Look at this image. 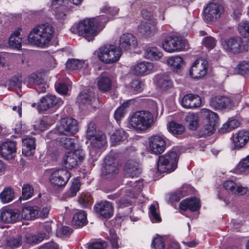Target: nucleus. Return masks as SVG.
Returning a JSON list of instances; mask_svg holds the SVG:
<instances>
[{"label":"nucleus","mask_w":249,"mask_h":249,"mask_svg":"<svg viewBox=\"0 0 249 249\" xmlns=\"http://www.w3.org/2000/svg\"><path fill=\"white\" fill-rule=\"evenodd\" d=\"M107 21L105 16L86 19L73 25L71 30L72 33L83 36L90 41L103 30Z\"/></svg>","instance_id":"1"},{"label":"nucleus","mask_w":249,"mask_h":249,"mask_svg":"<svg viewBox=\"0 0 249 249\" xmlns=\"http://www.w3.org/2000/svg\"><path fill=\"white\" fill-rule=\"evenodd\" d=\"M54 34V28L51 24L49 23L40 24L32 30L28 40L32 44L45 47L49 45Z\"/></svg>","instance_id":"2"},{"label":"nucleus","mask_w":249,"mask_h":249,"mask_svg":"<svg viewBox=\"0 0 249 249\" xmlns=\"http://www.w3.org/2000/svg\"><path fill=\"white\" fill-rule=\"evenodd\" d=\"M128 124L137 132L145 131L154 124L153 115L147 111H136L130 116Z\"/></svg>","instance_id":"3"},{"label":"nucleus","mask_w":249,"mask_h":249,"mask_svg":"<svg viewBox=\"0 0 249 249\" xmlns=\"http://www.w3.org/2000/svg\"><path fill=\"white\" fill-rule=\"evenodd\" d=\"M98 58L106 64H112L118 61L121 56V51L113 44H107L96 51Z\"/></svg>","instance_id":"4"},{"label":"nucleus","mask_w":249,"mask_h":249,"mask_svg":"<svg viewBox=\"0 0 249 249\" xmlns=\"http://www.w3.org/2000/svg\"><path fill=\"white\" fill-rule=\"evenodd\" d=\"M178 155L174 151L159 157L157 163V169L160 173H169L174 171L177 167Z\"/></svg>","instance_id":"5"},{"label":"nucleus","mask_w":249,"mask_h":249,"mask_svg":"<svg viewBox=\"0 0 249 249\" xmlns=\"http://www.w3.org/2000/svg\"><path fill=\"white\" fill-rule=\"evenodd\" d=\"M163 49L170 53L187 50L189 45L186 40L177 35L167 37L162 42Z\"/></svg>","instance_id":"6"},{"label":"nucleus","mask_w":249,"mask_h":249,"mask_svg":"<svg viewBox=\"0 0 249 249\" xmlns=\"http://www.w3.org/2000/svg\"><path fill=\"white\" fill-rule=\"evenodd\" d=\"M223 48L226 51L234 54H238L247 51L249 48L248 44H245L239 36L225 39L221 42Z\"/></svg>","instance_id":"7"},{"label":"nucleus","mask_w":249,"mask_h":249,"mask_svg":"<svg viewBox=\"0 0 249 249\" xmlns=\"http://www.w3.org/2000/svg\"><path fill=\"white\" fill-rule=\"evenodd\" d=\"M77 122L71 117L62 118L55 128V131L59 134L72 136L78 131Z\"/></svg>","instance_id":"8"},{"label":"nucleus","mask_w":249,"mask_h":249,"mask_svg":"<svg viewBox=\"0 0 249 249\" xmlns=\"http://www.w3.org/2000/svg\"><path fill=\"white\" fill-rule=\"evenodd\" d=\"M200 113L201 116L205 119L203 134L211 135L213 133L218 122V115L216 113L205 108L201 109Z\"/></svg>","instance_id":"9"},{"label":"nucleus","mask_w":249,"mask_h":249,"mask_svg":"<svg viewBox=\"0 0 249 249\" xmlns=\"http://www.w3.org/2000/svg\"><path fill=\"white\" fill-rule=\"evenodd\" d=\"M70 173L66 169L59 168L51 171L49 181L55 188L65 186L71 178Z\"/></svg>","instance_id":"10"},{"label":"nucleus","mask_w":249,"mask_h":249,"mask_svg":"<svg viewBox=\"0 0 249 249\" xmlns=\"http://www.w3.org/2000/svg\"><path fill=\"white\" fill-rule=\"evenodd\" d=\"M84 158L83 150L78 149L74 152H68L63 157L62 164L66 168L71 169L80 164Z\"/></svg>","instance_id":"11"},{"label":"nucleus","mask_w":249,"mask_h":249,"mask_svg":"<svg viewBox=\"0 0 249 249\" xmlns=\"http://www.w3.org/2000/svg\"><path fill=\"white\" fill-rule=\"evenodd\" d=\"M223 6L219 3H210L204 11V19L207 22H212L217 20L224 13Z\"/></svg>","instance_id":"12"},{"label":"nucleus","mask_w":249,"mask_h":249,"mask_svg":"<svg viewBox=\"0 0 249 249\" xmlns=\"http://www.w3.org/2000/svg\"><path fill=\"white\" fill-rule=\"evenodd\" d=\"M208 69V61L203 59H198L192 64L189 71V74L194 79L201 78L207 74Z\"/></svg>","instance_id":"13"},{"label":"nucleus","mask_w":249,"mask_h":249,"mask_svg":"<svg viewBox=\"0 0 249 249\" xmlns=\"http://www.w3.org/2000/svg\"><path fill=\"white\" fill-rule=\"evenodd\" d=\"M97 101L95 93L90 89L84 90L77 97V102L81 108L85 106L88 108L90 107H95Z\"/></svg>","instance_id":"14"},{"label":"nucleus","mask_w":249,"mask_h":249,"mask_svg":"<svg viewBox=\"0 0 249 249\" xmlns=\"http://www.w3.org/2000/svg\"><path fill=\"white\" fill-rule=\"evenodd\" d=\"M91 140L90 145L89 146V152L90 156L95 159L100 154L98 149H104L107 145V138L104 134H98Z\"/></svg>","instance_id":"15"},{"label":"nucleus","mask_w":249,"mask_h":249,"mask_svg":"<svg viewBox=\"0 0 249 249\" xmlns=\"http://www.w3.org/2000/svg\"><path fill=\"white\" fill-rule=\"evenodd\" d=\"M210 105L215 109L220 110H229L233 107L230 98L222 96H217L212 98L210 102Z\"/></svg>","instance_id":"16"},{"label":"nucleus","mask_w":249,"mask_h":249,"mask_svg":"<svg viewBox=\"0 0 249 249\" xmlns=\"http://www.w3.org/2000/svg\"><path fill=\"white\" fill-rule=\"evenodd\" d=\"M149 145L151 153L155 154H160L164 151L166 142L163 137L155 135L150 138Z\"/></svg>","instance_id":"17"},{"label":"nucleus","mask_w":249,"mask_h":249,"mask_svg":"<svg viewBox=\"0 0 249 249\" xmlns=\"http://www.w3.org/2000/svg\"><path fill=\"white\" fill-rule=\"evenodd\" d=\"M137 40L131 34H124L120 37L119 49L122 51H126L135 48L137 45Z\"/></svg>","instance_id":"18"},{"label":"nucleus","mask_w":249,"mask_h":249,"mask_svg":"<svg viewBox=\"0 0 249 249\" xmlns=\"http://www.w3.org/2000/svg\"><path fill=\"white\" fill-rule=\"evenodd\" d=\"M94 209L96 213L105 218H109L113 215V206L107 201H103L96 204Z\"/></svg>","instance_id":"19"},{"label":"nucleus","mask_w":249,"mask_h":249,"mask_svg":"<svg viewBox=\"0 0 249 249\" xmlns=\"http://www.w3.org/2000/svg\"><path fill=\"white\" fill-rule=\"evenodd\" d=\"M63 103L62 100L53 95H47L40 100L39 105L40 110H45L53 107H58Z\"/></svg>","instance_id":"20"},{"label":"nucleus","mask_w":249,"mask_h":249,"mask_svg":"<svg viewBox=\"0 0 249 249\" xmlns=\"http://www.w3.org/2000/svg\"><path fill=\"white\" fill-rule=\"evenodd\" d=\"M16 143L13 141H7L0 145V156L10 160L15 157L16 154Z\"/></svg>","instance_id":"21"},{"label":"nucleus","mask_w":249,"mask_h":249,"mask_svg":"<svg viewBox=\"0 0 249 249\" xmlns=\"http://www.w3.org/2000/svg\"><path fill=\"white\" fill-rule=\"evenodd\" d=\"M153 64L151 62L142 61L138 63L131 68L132 72L136 75L143 76L153 71Z\"/></svg>","instance_id":"22"},{"label":"nucleus","mask_w":249,"mask_h":249,"mask_svg":"<svg viewBox=\"0 0 249 249\" xmlns=\"http://www.w3.org/2000/svg\"><path fill=\"white\" fill-rule=\"evenodd\" d=\"M249 140V132L241 130L232 136V144L234 148L240 149L243 147Z\"/></svg>","instance_id":"23"},{"label":"nucleus","mask_w":249,"mask_h":249,"mask_svg":"<svg viewBox=\"0 0 249 249\" xmlns=\"http://www.w3.org/2000/svg\"><path fill=\"white\" fill-rule=\"evenodd\" d=\"M201 100L200 97L192 94L185 95L182 98L181 105L185 108H195L200 106Z\"/></svg>","instance_id":"24"},{"label":"nucleus","mask_w":249,"mask_h":249,"mask_svg":"<svg viewBox=\"0 0 249 249\" xmlns=\"http://www.w3.org/2000/svg\"><path fill=\"white\" fill-rule=\"evenodd\" d=\"M0 219L7 223H12L21 219L20 213L17 210H4L1 213Z\"/></svg>","instance_id":"25"},{"label":"nucleus","mask_w":249,"mask_h":249,"mask_svg":"<svg viewBox=\"0 0 249 249\" xmlns=\"http://www.w3.org/2000/svg\"><path fill=\"white\" fill-rule=\"evenodd\" d=\"M139 31L145 36H154L158 31L157 22L154 20L143 22L139 25Z\"/></svg>","instance_id":"26"},{"label":"nucleus","mask_w":249,"mask_h":249,"mask_svg":"<svg viewBox=\"0 0 249 249\" xmlns=\"http://www.w3.org/2000/svg\"><path fill=\"white\" fill-rule=\"evenodd\" d=\"M166 63L170 69L176 72L180 71L185 65L183 58L179 55L169 57L167 59Z\"/></svg>","instance_id":"27"},{"label":"nucleus","mask_w":249,"mask_h":249,"mask_svg":"<svg viewBox=\"0 0 249 249\" xmlns=\"http://www.w3.org/2000/svg\"><path fill=\"white\" fill-rule=\"evenodd\" d=\"M118 172L117 162L113 158L107 157L105 159V165L102 168V174L104 176H112Z\"/></svg>","instance_id":"28"},{"label":"nucleus","mask_w":249,"mask_h":249,"mask_svg":"<svg viewBox=\"0 0 249 249\" xmlns=\"http://www.w3.org/2000/svg\"><path fill=\"white\" fill-rule=\"evenodd\" d=\"M52 4L54 7L55 16L58 19H65L67 18V15L70 10L71 5H68L67 3H53L52 0Z\"/></svg>","instance_id":"29"},{"label":"nucleus","mask_w":249,"mask_h":249,"mask_svg":"<svg viewBox=\"0 0 249 249\" xmlns=\"http://www.w3.org/2000/svg\"><path fill=\"white\" fill-rule=\"evenodd\" d=\"M180 208L183 211L189 210L194 212L200 208V200L196 198H191L182 201L179 205Z\"/></svg>","instance_id":"30"},{"label":"nucleus","mask_w":249,"mask_h":249,"mask_svg":"<svg viewBox=\"0 0 249 249\" xmlns=\"http://www.w3.org/2000/svg\"><path fill=\"white\" fill-rule=\"evenodd\" d=\"M39 210L36 206H25L22 209L21 218L31 220L36 218L39 215Z\"/></svg>","instance_id":"31"},{"label":"nucleus","mask_w":249,"mask_h":249,"mask_svg":"<svg viewBox=\"0 0 249 249\" xmlns=\"http://www.w3.org/2000/svg\"><path fill=\"white\" fill-rule=\"evenodd\" d=\"M28 84L37 86L44 85L46 82L45 75L43 72L33 73L26 79Z\"/></svg>","instance_id":"32"},{"label":"nucleus","mask_w":249,"mask_h":249,"mask_svg":"<svg viewBox=\"0 0 249 249\" xmlns=\"http://www.w3.org/2000/svg\"><path fill=\"white\" fill-rule=\"evenodd\" d=\"M22 153L26 156L32 155L35 151V140L33 138H25L23 140Z\"/></svg>","instance_id":"33"},{"label":"nucleus","mask_w":249,"mask_h":249,"mask_svg":"<svg viewBox=\"0 0 249 249\" xmlns=\"http://www.w3.org/2000/svg\"><path fill=\"white\" fill-rule=\"evenodd\" d=\"M125 172L129 177H133L138 175L141 173L138 163L133 160L127 161L125 166Z\"/></svg>","instance_id":"34"},{"label":"nucleus","mask_w":249,"mask_h":249,"mask_svg":"<svg viewBox=\"0 0 249 249\" xmlns=\"http://www.w3.org/2000/svg\"><path fill=\"white\" fill-rule=\"evenodd\" d=\"M22 37L18 30L15 31L10 36L8 44L10 47L19 50L21 47Z\"/></svg>","instance_id":"35"},{"label":"nucleus","mask_w":249,"mask_h":249,"mask_svg":"<svg viewBox=\"0 0 249 249\" xmlns=\"http://www.w3.org/2000/svg\"><path fill=\"white\" fill-rule=\"evenodd\" d=\"M87 223V214L84 211H80L73 215L72 223L76 228L81 227L85 225Z\"/></svg>","instance_id":"36"},{"label":"nucleus","mask_w":249,"mask_h":249,"mask_svg":"<svg viewBox=\"0 0 249 249\" xmlns=\"http://www.w3.org/2000/svg\"><path fill=\"white\" fill-rule=\"evenodd\" d=\"M157 84L162 90H166L173 86L172 82L170 77L166 75L159 76L157 78Z\"/></svg>","instance_id":"37"},{"label":"nucleus","mask_w":249,"mask_h":249,"mask_svg":"<svg viewBox=\"0 0 249 249\" xmlns=\"http://www.w3.org/2000/svg\"><path fill=\"white\" fill-rule=\"evenodd\" d=\"M149 217L152 223H159L161 221L159 204L156 202H153L149 207Z\"/></svg>","instance_id":"38"},{"label":"nucleus","mask_w":249,"mask_h":249,"mask_svg":"<svg viewBox=\"0 0 249 249\" xmlns=\"http://www.w3.org/2000/svg\"><path fill=\"white\" fill-rule=\"evenodd\" d=\"M163 54L156 47H149L145 50L144 56L151 60H158L161 58Z\"/></svg>","instance_id":"39"},{"label":"nucleus","mask_w":249,"mask_h":249,"mask_svg":"<svg viewBox=\"0 0 249 249\" xmlns=\"http://www.w3.org/2000/svg\"><path fill=\"white\" fill-rule=\"evenodd\" d=\"M97 85L99 90L103 92H107L111 88V79L107 76L102 75L98 78Z\"/></svg>","instance_id":"40"},{"label":"nucleus","mask_w":249,"mask_h":249,"mask_svg":"<svg viewBox=\"0 0 249 249\" xmlns=\"http://www.w3.org/2000/svg\"><path fill=\"white\" fill-rule=\"evenodd\" d=\"M127 137V134L123 129L116 130L110 136L111 144L113 145H115L119 143L120 142L126 140Z\"/></svg>","instance_id":"41"},{"label":"nucleus","mask_w":249,"mask_h":249,"mask_svg":"<svg viewBox=\"0 0 249 249\" xmlns=\"http://www.w3.org/2000/svg\"><path fill=\"white\" fill-rule=\"evenodd\" d=\"M185 121L191 130H196L198 126V116L196 113H189L185 118Z\"/></svg>","instance_id":"42"},{"label":"nucleus","mask_w":249,"mask_h":249,"mask_svg":"<svg viewBox=\"0 0 249 249\" xmlns=\"http://www.w3.org/2000/svg\"><path fill=\"white\" fill-rule=\"evenodd\" d=\"M168 129L171 133L176 136L182 134L185 130L184 126L175 121H171L169 123Z\"/></svg>","instance_id":"43"},{"label":"nucleus","mask_w":249,"mask_h":249,"mask_svg":"<svg viewBox=\"0 0 249 249\" xmlns=\"http://www.w3.org/2000/svg\"><path fill=\"white\" fill-rule=\"evenodd\" d=\"M14 198V192L10 188H5L0 193V200L2 203L12 201Z\"/></svg>","instance_id":"44"},{"label":"nucleus","mask_w":249,"mask_h":249,"mask_svg":"<svg viewBox=\"0 0 249 249\" xmlns=\"http://www.w3.org/2000/svg\"><path fill=\"white\" fill-rule=\"evenodd\" d=\"M77 140L74 138H68L63 136L60 139L61 145L66 149H73L77 144Z\"/></svg>","instance_id":"45"},{"label":"nucleus","mask_w":249,"mask_h":249,"mask_svg":"<svg viewBox=\"0 0 249 249\" xmlns=\"http://www.w3.org/2000/svg\"><path fill=\"white\" fill-rule=\"evenodd\" d=\"M66 65L68 69L72 70L80 69L86 65L84 61L76 59L69 60Z\"/></svg>","instance_id":"46"},{"label":"nucleus","mask_w":249,"mask_h":249,"mask_svg":"<svg viewBox=\"0 0 249 249\" xmlns=\"http://www.w3.org/2000/svg\"><path fill=\"white\" fill-rule=\"evenodd\" d=\"M240 124V122L238 119L231 118L229 119L228 121L223 125L222 129H225V132L229 131L239 127Z\"/></svg>","instance_id":"47"},{"label":"nucleus","mask_w":249,"mask_h":249,"mask_svg":"<svg viewBox=\"0 0 249 249\" xmlns=\"http://www.w3.org/2000/svg\"><path fill=\"white\" fill-rule=\"evenodd\" d=\"M239 33L244 37L249 36V21H242L238 26Z\"/></svg>","instance_id":"48"},{"label":"nucleus","mask_w":249,"mask_h":249,"mask_svg":"<svg viewBox=\"0 0 249 249\" xmlns=\"http://www.w3.org/2000/svg\"><path fill=\"white\" fill-rule=\"evenodd\" d=\"M249 169V155L241 160L236 168L237 174H241Z\"/></svg>","instance_id":"49"},{"label":"nucleus","mask_w":249,"mask_h":249,"mask_svg":"<svg viewBox=\"0 0 249 249\" xmlns=\"http://www.w3.org/2000/svg\"><path fill=\"white\" fill-rule=\"evenodd\" d=\"M22 197L24 199L27 200L31 198L34 193V188L30 184H24L22 189Z\"/></svg>","instance_id":"50"},{"label":"nucleus","mask_w":249,"mask_h":249,"mask_svg":"<svg viewBox=\"0 0 249 249\" xmlns=\"http://www.w3.org/2000/svg\"><path fill=\"white\" fill-rule=\"evenodd\" d=\"M79 203L84 207L90 206L93 203V200L89 193L83 194L79 199Z\"/></svg>","instance_id":"51"},{"label":"nucleus","mask_w":249,"mask_h":249,"mask_svg":"<svg viewBox=\"0 0 249 249\" xmlns=\"http://www.w3.org/2000/svg\"><path fill=\"white\" fill-rule=\"evenodd\" d=\"M152 247L153 249H164L165 244L163 238L157 236L152 241Z\"/></svg>","instance_id":"52"},{"label":"nucleus","mask_w":249,"mask_h":249,"mask_svg":"<svg viewBox=\"0 0 249 249\" xmlns=\"http://www.w3.org/2000/svg\"><path fill=\"white\" fill-rule=\"evenodd\" d=\"M55 87L56 90L60 94H66L69 90L68 84L64 82H57Z\"/></svg>","instance_id":"53"},{"label":"nucleus","mask_w":249,"mask_h":249,"mask_svg":"<svg viewBox=\"0 0 249 249\" xmlns=\"http://www.w3.org/2000/svg\"><path fill=\"white\" fill-rule=\"evenodd\" d=\"M80 182L79 179H73L70 190V196L73 197L76 196V193L79 190L80 187Z\"/></svg>","instance_id":"54"},{"label":"nucleus","mask_w":249,"mask_h":249,"mask_svg":"<svg viewBox=\"0 0 249 249\" xmlns=\"http://www.w3.org/2000/svg\"><path fill=\"white\" fill-rule=\"evenodd\" d=\"M6 245L10 249H14L21 245V237L18 236L17 238H10L7 240Z\"/></svg>","instance_id":"55"},{"label":"nucleus","mask_w":249,"mask_h":249,"mask_svg":"<svg viewBox=\"0 0 249 249\" xmlns=\"http://www.w3.org/2000/svg\"><path fill=\"white\" fill-rule=\"evenodd\" d=\"M202 44L207 49L211 50L215 46L216 40L212 36H207L202 40Z\"/></svg>","instance_id":"56"},{"label":"nucleus","mask_w":249,"mask_h":249,"mask_svg":"<svg viewBox=\"0 0 249 249\" xmlns=\"http://www.w3.org/2000/svg\"><path fill=\"white\" fill-rule=\"evenodd\" d=\"M96 127L93 123H89L88 124L86 137L88 140H91L96 136Z\"/></svg>","instance_id":"57"},{"label":"nucleus","mask_w":249,"mask_h":249,"mask_svg":"<svg viewBox=\"0 0 249 249\" xmlns=\"http://www.w3.org/2000/svg\"><path fill=\"white\" fill-rule=\"evenodd\" d=\"M237 72L241 74H245L249 72V63L243 61L241 62L237 66Z\"/></svg>","instance_id":"58"},{"label":"nucleus","mask_w":249,"mask_h":249,"mask_svg":"<svg viewBox=\"0 0 249 249\" xmlns=\"http://www.w3.org/2000/svg\"><path fill=\"white\" fill-rule=\"evenodd\" d=\"M127 103H124L118 108L114 113V118L117 121H120L125 113V108L127 107Z\"/></svg>","instance_id":"59"},{"label":"nucleus","mask_w":249,"mask_h":249,"mask_svg":"<svg viewBox=\"0 0 249 249\" xmlns=\"http://www.w3.org/2000/svg\"><path fill=\"white\" fill-rule=\"evenodd\" d=\"M107 246L106 242L98 241L90 243L88 246V249H105Z\"/></svg>","instance_id":"60"},{"label":"nucleus","mask_w":249,"mask_h":249,"mask_svg":"<svg viewBox=\"0 0 249 249\" xmlns=\"http://www.w3.org/2000/svg\"><path fill=\"white\" fill-rule=\"evenodd\" d=\"M129 86L133 90L139 92H141L143 89V84L139 80H133Z\"/></svg>","instance_id":"61"},{"label":"nucleus","mask_w":249,"mask_h":249,"mask_svg":"<svg viewBox=\"0 0 249 249\" xmlns=\"http://www.w3.org/2000/svg\"><path fill=\"white\" fill-rule=\"evenodd\" d=\"M109 239L112 245V247L114 249H118L119 245L118 243V238L116 233L112 230L109 231Z\"/></svg>","instance_id":"62"},{"label":"nucleus","mask_w":249,"mask_h":249,"mask_svg":"<svg viewBox=\"0 0 249 249\" xmlns=\"http://www.w3.org/2000/svg\"><path fill=\"white\" fill-rule=\"evenodd\" d=\"M26 241L28 244L38 243L43 240V238H37L36 236L31 233H27L25 236Z\"/></svg>","instance_id":"63"},{"label":"nucleus","mask_w":249,"mask_h":249,"mask_svg":"<svg viewBox=\"0 0 249 249\" xmlns=\"http://www.w3.org/2000/svg\"><path fill=\"white\" fill-rule=\"evenodd\" d=\"M236 185L234 182L231 180L226 181L223 184V187L225 190L231 191L232 193H234Z\"/></svg>","instance_id":"64"}]
</instances>
